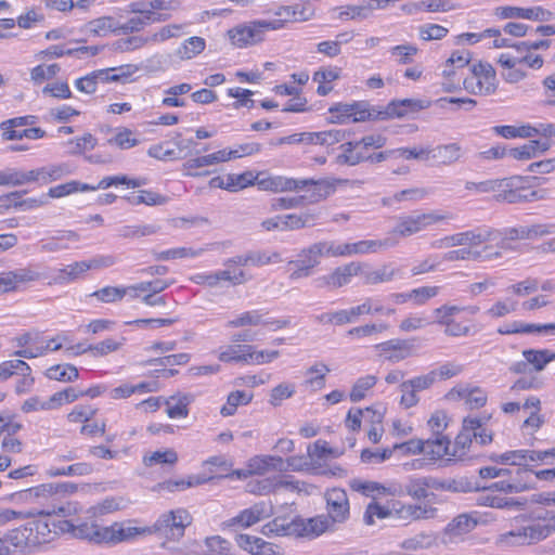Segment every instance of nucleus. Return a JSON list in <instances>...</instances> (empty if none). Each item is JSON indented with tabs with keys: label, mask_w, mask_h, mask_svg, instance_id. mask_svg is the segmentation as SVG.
Returning a JSON list of instances; mask_svg holds the SVG:
<instances>
[{
	"label": "nucleus",
	"mask_w": 555,
	"mask_h": 555,
	"mask_svg": "<svg viewBox=\"0 0 555 555\" xmlns=\"http://www.w3.org/2000/svg\"><path fill=\"white\" fill-rule=\"evenodd\" d=\"M555 532V509L550 511L547 522H534L503 533L499 543L505 546L529 545L542 541Z\"/></svg>",
	"instance_id": "1"
},
{
	"label": "nucleus",
	"mask_w": 555,
	"mask_h": 555,
	"mask_svg": "<svg viewBox=\"0 0 555 555\" xmlns=\"http://www.w3.org/2000/svg\"><path fill=\"white\" fill-rule=\"evenodd\" d=\"M526 181H528V178L521 176L504 178L500 192L494 195L496 201L507 204H522L532 203L546 197L548 193L547 190H532L530 186L524 184Z\"/></svg>",
	"instance_id": "2"
},
{
	"label": "nucleus",
	"mask_w": 555,
	"mask_h": 555,
	"mask_svg": "<svg viewBox=\"0 0 555 555\" xmlns=\"http://www.w3.org/2000/svg\"><path fill=\"white\" fill-rule=\"evenodd\" d=\"M192 524V516L184 508L169 511L147 527V534H157L162 539L178 541L184 535L185 528Z\"/></svg>",
	"instance_id": "3"
},
{
	"label": "nucleus",
	"mask_w": 555,
	"mask_h": 555,
	"mask_svg": "<svg viewBox=\"0 0 555 555\" xmlns=\"http://www.w3.org/2000/svg\"><path fill=\"white\" fill-rule=\"evenodd\" d=\"M332 114L330 122L346 124L351 117L353 122L376 120L375 106L367 101H354L352 103H337L328 108Z\"/></svg>",
	"instance_id": "4"
},
{
	"label": "nucleus",
	"mask_w": 555,
	"mask_h": 555,
	"mask_svg": "<svg viewBox=\"0 0 555 555\" xmlns=\"http://www.w3.org/2000/svg\"><path fill=\"white\" fill-rule=\"evenodd\" d=\"M79 186H80V183L76 182V181H70V182H67L64 184H60V185L51 188L49 190V192L47 194L41 195L39 199H35V198L22 199V195L18 192H13L7 196L8 203H0V208H20V207L34 208L35 206L38 207L41 205H47L48 204L47 198H49V197L56 198V197H62V196L68 195L73 192L78 191Z\"/></svg>",
	"instance_id": "5"
},
{
	"label": "nucleus",
	"mask_w": 555,
	"mask_h": 555,
	"mask_svg": "<svg viewBox=\"0 0 555 555\" xmlns=\"http://www.w3.org/2000/svg\"><path fill=\"white\" fill-rule=\"evenodd\" d=\"M324 256H326V251L323 242L314 243L308 248L302 249L296 260L289 261L291 266L296 267L291 273L289 279L295 281L310 276L313 268L320 264L321 258Z\"/></svg>",
	"instance_id": "6"
},
{
	"label": "nucleus",
	"mask_w": 555,
	"mask_h": 555,
	"mask_svg": "<svg viewBox=\"0 0 555 555\" xmlns=\"http://www.w3.org/2000/svg\"><path fill=\"white\" fill-rule=\"evenodd\" d=\"M326 517L336 524H345L350 517V503L347 492L341 488H332L325 491Z\"/></svg>",
	"instance_id": "7"
},
{
	"label": "nucleus",
	"mask_w": 555,
	"mask_h": 555,
	"mask_svg": "<svg viewBox=\"0 0 555 555\" xmlns=\"http://www.w3.org/2000/svg\"><path fill=\"white\" fill-rule=\"evenodd\" d=\"M496 234H499V232L488 231L486 229L466 231L437 240L433 243V246L435 248H448L461 245H479L483 242L495 240Z\"/></svg>",
	"instance_id": "8"
},
{
	"label": "nucleus",
	"mask_w": 555,
	"mask_h": 555,
	"mask_svg": "<svg viewBox=\"0 0 555 555\" xmlns=\"http://www.w3.org/2000/svg\"><path fill=\"white\" fill-rule=\"evenodd\" d=\"M430 106L429 101L402 99L392 100L386 107L375 106L376 120H387L390 118H401L408 113H416Z\"/></svg>",
	"instance_id": "9"
},
{
	"label": "nucleus",
	"mask_w": 555,
	"mask_h": 555,
	"mask_svg": "<svg viewBox=\"0 0 555 555\" xmlns=\"http://www.w3.org/2000/svg\"><path fill=\"white\" fill-rule=\"evenodd\" d=\"M435 383V375L430 371L402 382L399 385V389L402 393L400 404L405 409L415 406L420 402L417 392L429 389Z\"/></svg>",
	"instance_id": "10"
},
{
	"label": "nucleus",
	"mask_w": 555,
	"mask_h": 555,
	"mask_svg": "<svg viewBox=\"0 0 555 555\" xmlns=\"http://www.w3.org/2000/svg\"><path fill=\"white\" fill-rule=\"evenodd\" d=\"M53 528L59 529V532L70 533L73 538L88 540L94 543H104L105 527L96 524L81 522L74 525L72 520L63 519L53 522Z\"/></svg>",
	"instance_id": "11"
},
{
	"label": "nucleus",
	"mask_w": 555,
	"mask_h": 555,
	"mask_svg": "<svg viewBox=\"0 0 555 555\" xmlns=\"http://www.w3.org/2000/svg\"><path fill=\"white\" fill-rule=\"evenodd\" d=\"M360 262H350L337 267L332 273L315 279V286L320 288L336 289L351 282L353 276L361 272Z\"/></svg>",
	"instance_id": "12"
},
{
	"label": "nucleus",
	"mask_w": 555,
	"mask_h": 555,
	"mask_svg": "<svg viewBox=\"0 0 555 555\" xmlns=\"http://www.w3.org/2000/svg\"><path fill=\"white\" fill-rule=\"evenodd\" d=\"M554 230L555 224H532L530 227L520 225L505 229L504 232L495 230L499 234H496V238L494 241L501 238L499 244L501 247H505L506 241L535 238L554 233Z\"/></svg>",
	"instance_id": "13"
},
{
	"label": "nucleus",
	"mask_w": 555,
	"mask_h": 555,
	"mask_svg": "<svg viewBox=\"0 0 555 555\" xmlns=\"http://www.w3.org/2000/svg\"><path fill=\"white\" fill-rule=\"evenodd\" d=\"M238 157V151L220 150L212 154L190 158L184 166L191 176H205L208 173L206 167Z\"/></svg>",
	"instance_id": "14"
},
{
	"label": "nucleus",
	"mask_w": 555,
	"mask_h": 555,
	"mask_svg": "<svg viewBox=\"0 0 555 555\" xmlns=\"http://www.w3.org/2000/svg\"><path fill=\"white\" fill-rule=\"evenodd\" d=\"M479 427L480 422L477 421V417L467 416L463 420L462 429L455 437L454 444L451 449V457L453 460L465 461L466 459H470L468 453L473 446V437L469 431L478 429Z\"/></svg>",
	"instance_id": "15"
},
{
	"label": "nucleus",
	"mask_w": 555,
	"mask_h": 555,
	"mask_svg": "<svg viewBox=\"0 0 555 555\" xmlns=\"http://www.w3.org/2000/svg\"><path fill=\"white\" fill-rule=\"evenodd\" d=\"M495 15L504 20L522 18L537 22H548L554 18V13L542 7H499L495 9Z\"/></svg>",
	"instance_id": "16"
},
{
	"label": "nucleus",
	"mask_w": 555,
	"mask_h": 555,
	"mask_svg": "<svg viewBox=\"0 0 555 555\" xmlns=\"http://www.w3.org/2000/svg\"><path fill=\"white\" fill-rule=\"evenodd\" d=\"M27 538L29 540L30 554L38 551L42 544L54 540L59 529H51L50 524L42 519H35L25 524Z\"/></svg>",
	"instance_id": "17"
},
{
	"label": "nucleus",
	"mask_w": 555,
	"mask_h": 555,
	"mask_svg": "<svg viewBox=\"0 0 555 555\" xmlns=\"http://www.w3.org/2000/svg\"><path fill=\"white\" fill-rule=\"evenodd\" d=\"M273 508L270 503L258 502L248 508L241 511L235 517L228 521L229 527L238 526L248 528L272 515Z\"/></svg>",
	"instance_id": "18"
},
{
	"label": "nucleus",
	"mask_w": 555,
	"mask_h": 555,
	"mask_svg": "<svg viewBox=\"0 0 555 555\" xmlns=\"http://www.w3.org/2000/svg\"><path fill=\"white\" fill-rule=\"evenodd\" d=\"M300 191L304 192V198L308 199V204L314 205L326 199L336 191L337 180L331 179H302Z\"/></svg>",
	"instance_id": "19"
},
{
	"label": "nucleus",
	"mask_w": 555,
	"mask_h": 555,
	"mask_svg": "<svg viewBox=\"0 0 555 555\" xmlns=\"http://www.w3.org/2000/svg\"><path fill=\"white\" fill-rule=\"evenodd\" d=\"M314 224V218L308 214H289L285 216H275L262 222V227L268 230H296Z\"/></svg>",
	"instance_id": "20"
},
{
	"label": "nucleus",
	"mask_w": 555,
	"mask_h": 555,
	"mask_svg": "<svg viewBox=\"0 0 555 555\" xmlns=\"http://www.w3.org/2000/svg\"><path fill=\"white\" fill-rule=\"evenodd\" d=\"M294 524H298V530L295 531L296 537H318L325 531H333L335 525L326 517V515H318L308 519L300 517L294 518Z\"/></svg>",
	"instance_id": "21"
},
{
	"label": "nucleus",
	"mask_w": 555,
	"mask_h": 555,
	"mask_svg": "<svg viewBox=\"0 0 555 555\" xmlns=\"http://www.w3.org/2000/svg\"><path fill=\"white\" fill-rule=\"evenodd\" d=\"M39 279L40 273L30 268L2 272L0 273V295L15 291L22 283L34 282Z\"/></svg>",
	"instance_id": "22"
},
{
	"label": "nucleus",
	"mask_w": 555,
	"mask_h": 555,
	"mask_svg": "<svg viewBox=\"0 0 555 555\" xmlns=\"http://www.w3.org/2000/svg\"><path fill=\"white\" fill-rule=\"evenodd\" d=\"M443 218L444 216L434 214H422L416 217L401 218L393 233L400 236H410Z\"/></svg>",
	"instance_id": "23"
},
{
	"label": "nucleus",
	"mask_w": 555,
	"mask_h": 555,
	"mask_svg": "<svg viewBox=\"0 0 555 555\" xmlns=\"http://www.w3.org/2000/svg\"><path fill=\"white\" fill-rule=\"evenodd\" d=\"M147 527H132L125 526L120 522H114L113 525L105 527L104 534V543H119L124 541L133 540L138 535H146Z\"/></svg>",
	"instance_id": "24"
},
{
	"label": "nucleus",
	"mask_w": 555,
	"mask_h": 555,
	"mask_svg": "<svg viewBox=\"0 0 555 555\" xmlns=\"http://www.w3.org/2000/svg\"><path fill=\"white\" fill-rule=\"evenodd\" d=\"M228 35L232 43L238 48L255 44L263 40V37H261V29L256 27V21L248 25L234 27L228 31Z\"/></svg>",
	"instance_id": "25"
},
{
	"label": "nucleus",
	"mask_w": 555,
	"mask_h": 555,
	"mask_svg": "<svg viewBox=\"0 0 555 555\" xmlns=\"http://www.w3.org/2000/svg\"><path fill=\"white\" fill-rule=\"evenodd\" d=\"M439 486L438 479L431 476L410 477L403 490L414 500H425L430 494L429 490H436Z\"/></svg>",
	"instance_id": "26"
},
{
	"label": "nucleus",
	"mask_w": 555,
	"mask_h": 555,
	"mask_svg": "<svg viewBox=\"0 0 555 555\" xmlns=\"http://www.w3.org/2000/svg\"><path fill=\"white\" fill-rule=\"evenodd\" d=\"M26 534L27 532L25 525L9 530L4 538H0V555L10 554V547L8 546V543H10L15 550L23 554H30L29 540Z\"/></svg>",
	"instance_id": "27"
},
{
	"label": "nucleus",
	"mask_w": 555,
	"mask_h": 555,
	"mask_svg": "<svg viewBox=\"0 0 555 555\" xmlns=\"http://www.w3.org/2000/svg\"><path fill=\"white\" fill-rule=\"evenodd\" d=\"M120 199L127 205L138 206H162L167 205L169 197L147 190H134L120 196Z\"/></svg>",
	"instance_id": "28"
},
{
	"label": "nucleus",
	"mask_w": 555,
	"mask_h": 555,
	"mask_svg": "<svg viewBox=\"0 0 555 555\" xmlns=\"http://www.w3.org/2000/svg\"><path fill=\"white\" fill-rule=\"evenodd\" d=\"M146 183V180L145 179H142V178H134V179H131L129 178L128 176L126 175H118V176H108V177H104L102 178L98 185H88V184H81V190L82 191H87V190H99V189H108L111 186H119V185H126L128 189L131 188V189H138V188H141L142 185H144Z\"/></svg>",
	"instance_id": "29"
},
{
	"label": "nucleus",
	"mask_w": 555,
	"mask_h": 555,
	"mask_svg": "<svg viewBox=\"0 0 555 555\" xmlns=\"http://www.w3.org/2000/svg\"><path fill=\"white\" fill-rule=\"evenodd\" d=\"M425 444L424 454L428 456L429 461H437L443 456H449V460L452 459L451 441L447 436L425 439Z\"/></svg>",
	"instance_id": "30"
},
{
	"label": "nucleus",
	"mask_w": 555,
	"mask_h": 555,
	"mask_svg": "<svg viewBox=\"0 0 555 555\" xmlns=\"http://www.w3.org/2000/svg\"><path fill=\"white\" fill-rule=\"evenodd\" d=\"M448 399H465L470 409H480L487 403V393L480 388H452L446 396Z\"/></svg>",
	"instance_id": "31"
},
{
	"label": "nucleus",
	"mask_w": 555,
	"mask_h": 555,
	"mask_svg": "<svg viewBox=\"0 0 555 555\" xmlns=\"http://www.w3.org/2000/svg\"><path fill=\"white\" fill-rule=\"evenodd\" d=\"M297 528H299L298 524H294V519L288 520L285 517H275L262 526L261 533L267 537L295 535V531L298 530Z\"/></svg>",
	"instance_id": "32"
},
{
	"label": "nucleus",
	"mask_w": 555,
	"mask_h": 555,
	"mask_svg": "<svg viewBox=\"0 0 555 555\" xmlns=\"http://www.w3.org/2000/svg\"><path fill=\"white\" fill-rule=\"evenodd\" d=\"M551 147L547 141L531 140L519 147L508 150V154L518 160L531 159L539 153H544Z\"/></svg>",
	"instance_id": "33"
},
{
	"label": "nucleus",
	"mask_w": 555,
	"mask_h": 555,
	"mask_svg": "<svg viewBox=\"0 0 555 555\" xmlns=\"http://www.w3.org/2000/svg\"><path fill=\"white\" fill-rule=\"evenodd\" d=\"M89 270L86 261H76L64 268L55 270L52 281L55 284H66L76 281Z\"/></svg>",
	"instance_id": "34"
},
{
	"label": "nucleus",
	"mask_w": 555,
	"mask_h": 555,
	"mask_svg": "<svg viewBox=\"0 0 555 555\" xmlns=\"http://www.w3.org/2000/svg\"><path fill=\"white\" fill-rule=\"evenodd\" d=\"M522 357L535 371L540 372L555 360V352L548 349H526L522 351Z\"/></svg>",
	"instance_id": "35"
},
{
	"label": "nucleus",
	"mask_w": 555,
	"mask_h": 555,
	"mask_svg": "<svg viewBox=\"0 0 555 555\" xmlns=\"http://www.w3.org/2000/svg\"><path fill=\"white\" fill-rule=\"evenodd\" d=\"M416 338L400 339L395 338V347L391 352L386 356V360L392 363L402 361L413 354L417 347Z\"/></svg>",
	"instance_id": "36"
},
{
	"label": "nucleus",
	"mask_w": 555,
	"mask_h": 555,
	"mask_svg": "<svg viewBox=\"0 0 555 555\" xmlns=\"http://www.w3.org/2000/svg\"><path fill=\"white\" fill-rule=\"evenodd\" d=\"M489 460L496 464L512 465L516 467L528 466L526 449L508 450L501 454L492 453Z\"/></svg>",
	"instance_id": "37"
},
{
	"label": "nucleus",
	"mask_w": 555,
	"mask_h": 555,
	"mask_svg": "<svg viewBox=\"0 0 555 555\" xmlns=\"http://www.w3.org/2000/svg\"><path fill=\"white\" fill-rule=\"evenodd\" d=\"M428 154L441 164H452L461 157V146L457 143L438 145L429 150Z\"/></svg>",
	"instance_id": "38"
},
{
	"label": "nucleus",
	"mask_w": 555,
	"mask_h": 555,
	"mask_svg": "<svg viewBox=\"0 0 555 555\" xmlns=\"http://www.w3.org/2000/svg\"><path fill=\"white\" fill-rule=\"evenodd\" d=\"M477 521L467 514H461L452 519L446 527V534L450 537H460L475 529Z\"/></svg>",
	"instance_id": "39"
},
{
	"label": "nucleus",
	"mask_w": 555,
	"mask_h": 555,
	"mask_svg": "<svg viewBox=\"0 0 555 555\" xmlns=\"http://www.w3.org/2000/svg\"><path fill=\"white\" fill-rule=\"evenodd\" d=\"M253 399V393L244 390H235L228 395L227 403L220 409L222 416H232L240 405L248 404Z\"/></svg>",
	"instance_id": "40"
},
{
	"label": "nucleus",
	"mask_w": 555,
	"mask_h": 555,
	"mask_svg": "<svg viewBox=\"0 0 555 555\" xmlns=\"http://www.w3.org/2000/svg\"><path fill=\"white\" fill-rule=\"evenodd\" d=\"M250 345H229L219 353V360L225 363L242 362L248 364V352Z\"/></svg>",
	"instance_id": "41"
},
{
	"label": "nucleus",
	"mask_w": 555,
	"mask_h": 555,
	"mask_svg": "<svg viewBox=\"0 0 555 555\" xmlns=\"http://www.w3.org/2000/svg\"><path fill=\"white\" fill-rule=\"evenodd\" d=\"M46 376L49 379L68 383L76 380L79 372L73 364H56L46 371Z\"/></svg>",
	"instance_id": "42"
},
{
	"label": "nucleus",
	"mask_w": 555,
	"mask_h": 555,
	"mask_svg": "<svg viewBox=\"0 0 555 555\" xmlns=\"http://www.w3.org/2000/svg\"><path fill=\"white\" fill-rule=\"evenodd\" d=\"M302 179L275 177L266 181H261L260 184L264 190L273 191H300Z\"/></svg>",
	"instance_id": "43"
},
{
	"label": "nucleus",
	"mask_w": 555,
	"mask_h": 555,
	"mask_svg": "<svg viewBox=\"0 0 555 555\" xmlns=\"http://www.w3.org/2000/svg\"><path fill=\"white\" fill-rule=\"evenodd\" d=\"M67 241H77V234L72 231L63 232L62 235L52 237L50 240H42L40 250L46 253H57L69 248Z\"/></svg>",
	"instance_id": "44"
},
{
	"label": "nucleus",
	"mask_w": 555,
	"mask_h": 555,
	"mask_svg": "<svg viewBox=\"0 0 555 555\" xmlns=\"http://www.w3.org/2000/svg\"><path fill=\"white\" fill-rule=\"evenodd\" d=\"M205 47L206 41L204 38L197 36L190 37L184 40L182 46L177 50V55L181 60H190L202 53Z\"/></svg>",
	"instance_id": "45"
},
{
	"label": "nucleus",
	"mask_w": 555,
	"mask_h": 555,
	"mask_svg": "<svg viewBox=\"0 0 555 555\" xmlns=\"http://www.w3.org/2000/svg\"><path fill=\"white\" fill-rule=\"evenodd\" d=\"M30 172H34V178H31V181H42L48 183L50 181L61 179L63 176L69 173L70 171L67 165H57L30 170Z\"/></svg>",
	"instance_id": "46"
},
{
	"label": "nucleus",
	"mask_w": 555,
	"mask_h": 555,
	"mask_svg": "<svg viewBox=\"0 0 555 555\" xmlns=\"http://www.w3.org/2000/svg\"><path fill=\"white\" fill-rule=\"evenodd\" d=\"M398 241L393 236H388L383 240H367L357 242L354 247H357L358 254H367V253H376L382 249H387L396 246Z\"/></svg>",
	"instance_id": "47"
},
{
	"label": "nucleus",
	"mask_w": 555,
	"mask_h": 555,
	"mask_svg": "<svg viewBox=\"0 0 555 555\" xmlns=\"http://www.w3.org/2000/svg\"><path fill=\"white\" fill-rule=\"evenodd\" d=\"M178 462V453L173 449L157 450L143 456V464L152 467L158 464L175 465Z\"/></svg>",
	"instance_id": "48"
},
{
	"label": "nucleus",
	"mask_w": 555,
	"mask_h": 555,
	"mask_svg": "<svg viewBox=\"0 0 555 555\" xmlns=\"http://www.w3.org/2000/svg\"><path fill=\"white\" fill-rule=\"evenodd\" d=\"M264 313L261 310H249L241 313L235 319L228 321L227 326L236 328L243 326H258L263 323Z\"/></svg>",
	"instance_id": "49"
},
{
	"label": "nucleus",
	"mask_w": 555,
	"mask_h": 555,
	"mask_svg": "<svg viewBox=\"0 0 555 555\" xmlns=\"http://www.w3.org/2000/svg\"><path fill=\"white\" fill-rule=\"evenodd\" d=\"M349 487L352 491L371 498H375L376 494L386 493V488L383 485L376 481H367L359 478L351 479L349 481Z\"/></svg>",
	"instance_id": "50"
},
{
	"label": "nucleus",
	"mask_w": 555,
	"mask_h": 555,
	"mask_svg": "<svg viewBox=\"0 0 555 555\" xmlns=\"http://www.w3.org/2000/svg\"><path fill=\"white\" fill-rule=\"evenodd\" d=\"M52 486L42 483L18 492V498L26 502L41 503L43 500L53 498Z\"/></svg>",
	"instance_id": "51"
},
{
	"label": "nucleus",
	"mask_w": 555,
	"mask_h": 555,
	"mask_svg": "<svg viewBox=\"0 0 555 555\" xmlns=\"http://www.w3.org/2000/svg\"><path fill=\"white\" fill-rule=\"evenodd\" d=\"M88 30L95 35L101 36L103 33L111 31L113 34H119V24L115 22L112 16H101L94 18L87 24Z\"/></svg>",
	"instance_id": "52"
},
{
	"label": "nucleus",
	"mask_w": 555,
	"mask_h": 555,
	"mask_svg": "<svg viewBox=\"0 0 555 555\" xmlns=\"http://www.w3.org/2000/svg\"><path fill=\"white\" fill-rule=\"evenodd\" d=\"M527 504L526 499L521 498H507V496H488L487 505L508 511H522Z\"/></svg>",
	"instance_id": "53"
},
{
	"label": "nucleus",
	"mask_w": 555,
	"mask_h": 555,
	"mask_svg": "<svg viewBox=\"0 0 555 555\" xmlns=\"http://www.w3.org/2000/svg\"><path fill=\"white\" fill-rule=\"evenodd\" d=\"M377 383V377L375 375H365L359 377L353 384L351 391L349 393L350 400L352 402H359L365 398L366 391L373 388Z\"/></svg>",
	"instance_id": "54"
},
{
	"label": "nucleus",
	"mask_w": 555,
	"mask_h": 555,
	"mask_svg": "<svg viewBox=\"0 0 555 555\" xmlns=\"http://www.w3.org/2000/svg\"><path fill=\"white\" fill-rule=\"evenodd\" d=\"M463 312V309L461 306L456 305H449L444 304L436 309H434L433 313L435 317V323L441 326H444V328L448 326V324H451L452 322H455L454 315Z\"/></svg>",
	"instance_id": "55"
},
{
	"label": "nucleus",
	"mask_w": 555,
	"mask_h": 555,
	"mask_svg": "<svg viewBox=\"0 0 555 555\" xmlns=\"http://www.w3.org/2000/svg\"><path fill=\"white\" fill-rule=\"evenodd\" d=\"M436 541L431 533L420 532L411 538L403 540L400 544L401 548L408 551H417L430 547Z\"/></svg>",
	"instance_id": "56"
},
{
	"label": "nucleus",
	"mask_w": 555,
	"mask_h": 555,
	"mask_svg": "<svg viewBox=\"0 0 555 555\" xmlns=\"http://www.w3.org/2000/svg\"><path fill=\"white\" fill-rule=\"evenodd\" d=\"M92 465L88 463H76L64 468L50 467L47 475L50 477L57 476H85L91 474Z\"/></svg>",
	"instance_id": "57"
},
{
	"label": "nucleus",
	"mask_w": 555,
	"mask_h": 555,
	"mask_svg": "<svg viewBox=\"0 0 555 555\" xmlns=\"http://www.w3.org/2000/svg\"><path fill=\"white\" fill-rule=\"evenodd\" d=\"M248 266L262 267L280 262L281 255L276 251L249 250L246 253Z\"/></svg>",
	"instance_id": "58"
},
{
	"label": "nucleus",
	"mask_w": 555,
	"mask_h": 555,
	"mask_svg": "<svg viewBox=\"0 0 555 555\" xmlns=\"http://www.w3.org/2000/svg\"><path fill=\"white\" fill-rule=\"evenodd\" d=\"M373 10H374L373 3L362 0V2L360 4L344 7L339 16L341 18L365 20L372 14Z\"/></svg>",
	"instance_id": "59"
},
{
	"label": "nucleus",
	"mask_w": 555,
	"mask_h": 555,
	"mask_svg": "<svg viewBox=\"0 0 555 555\" xmlns=\"http://www.w3.org/2000/svg\"><path fill=\"white\" fill-rule=\"evenodd\" d=\"M34 172H23L16 169L0 170V185H18L31 181Z\"/></svg>",
	"instance_id": "60"
},
{
	"label": "nucleus",
	"mask_w": 555,
	"mask_h": 555,
	"mask_svg": "<svg viewBox=\"0 0 555 555\" xmlns=\"http://www.w3.org/2000/svg\"><path fill=\"white\" fill-rule=\"evenodd\" d=\"M126 295L127 289H124L122 286H105L92 293L91 296L102 302L111 304L120 301Z\"/></svg>",
	"instance_id": "61"
},
{
	"label": "nucleus",
	"mask_w": 555,
	"mask_h": 555,
	"mask_svg": "<svg viewBox=\"0 0 555 555\" xmlns=\"http://www.w3.org/2000/svg\"><path fill=\"white\" fill-rule=\"evenodd\" d=\"M150 41L149 37H142V36H131L127 38H122L119 40H116L112 48L116 52H130L138 49H141Z\"/></svg>",
	"instance_id": "62"
},
{
	"label": "nucleus",
	"mask_w": 555,
	"mask_h": 555,
	"mask_svg": "<svg viewBox=\"0 0 555 555\" xmlns=\"http://www.w3.org/2000/svg\"><path fill=\"white\" fill-rule=\"evenodd\" d=\"M202 481L195 477H189L188 479H179V480H166L154 486L153 491L167 490L169 492L185 490L195 485H199Z\"/></svg>",
	"instance_id": "63"
},
{
	"label": "nucleus",
	"mask_w": 555,
	"mask_h": 555,
	"mask_svg": "<svg viewBox=\"0 0 555 555\" xmlns=\"http://www.w3.org/2000/svg\"><path fill=\"white\" fill-rule=\"evenodd\" d=\"M60 70L61 68L57 64H50L48 66L41 64L31 69L30 77L36 85H40L44 80L54 78Z\"/></svg>",
	"instance_id": "64"
}]
</instances>
